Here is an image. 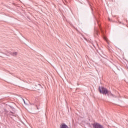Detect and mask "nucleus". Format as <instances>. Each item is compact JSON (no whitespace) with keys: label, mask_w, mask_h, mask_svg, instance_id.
<instances>
[{"label":"nucleus","mask_w":128,"mask_h":128,"mask_svg":"<svg viewBox=\"0 0 128 128\" xmlns=\"http://www.w3.org/2000/svg\"><path fill=\"white\" fill-rule=\"evenodd\" d=\"M18 55V52H14L12 53V56H16Z\"/></svg>","instance_id":"obj_3"},{"label":"nucleus","mask_w":128,"mask_h":128,"mask_svg":"<svg viewBox=\"0 0 128 128\" xmlns=\"http://www.w3.org/2000/svg\"><path fill=\"white\" fill-rule=\"evenodd\" d=\"M10 116H12V114H14V113L12 112H10Z\"/></svg>","instance_id":"obj_4"},{"label":"nucleus","mask_w":128,"mask_h":128,"mask_svg":"<svg viewBox=\"0 0 128 128\" xmlns=\"http://www.w3.org/2000/svg\"><path fill=\"white\" fill-rule=\"evenodd\" d=\"M60 128H68V126L66 124H63L60 126Z\"/></svg>","instance_id":"obj_2"},{"label":"nucleus","mask_w":128,"mask_h":128,"mask_svg":"<svg viewBox=\"0 0 128 128\" xmlns=\"http://www.w3.org/2000/svg\"><path fill=\"white\" fill-rule=\"evenodd\" d=\"M102 32V30H101Z\"/></svg>","instance_id":"obj_6"},{"label":"nucleus","mask_w":128,"mask_h":128,"mask_svg":"<svg viewBox=\"0 0 128 128\" xmlns=\"http://www.w3.org/2000/svg\"><path fill=\"white\" fill-rule=\"evenodd\" d=\"M98 90L100 94H108V96H113V94H112L108 90V89H106V88H104V87L102 86L100 87L99 86Z\"/></svg>","instance_id":"obj_1"},{"label":"nucleus","mask_w":128,"mask_h":128,"mask_svg":"<svg viewBox=\"0 0 128 128\" xmlns=\"http://www.w3.org/2000/svg\"><path fill=\"white\" fill-rule=\"evenodd\" d=\"M104 39L105 40H106V38L104 37Z\"/></svg>","instance_id":"obj_5"}]
</instances>
